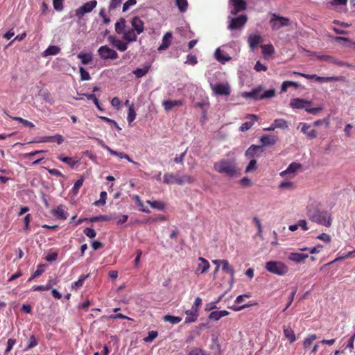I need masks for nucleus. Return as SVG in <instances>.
<instances>
[{
  "mask_svg": "<svg viewBox=\"0 0 355 355\" xmlns=\"http://www.w3.org/2000/svg\"><path fill=\"white\" fill-rule=\"evenodd\" d=\"M84 178L81 177L79 180H78L73 184L72 191L74 194H77L79 192L80 187L83 186L84 182Z\"/></svg>",
  "mask_w": 355,
  "mask_h": 355,
  "instance_id": "49530a36",
  "label": "nucleus"
},
{
  "mask_svg": "<svg viewBox=\"0 0 355 355\" xmlns=\"http://www.w3.org/2000/svg\"><path fill=\"white\" fill-rule=\"evenodd\" d=\"M254 69L257 71H266L267 70V67L262 64L260 61H257L254 65Z\"/></svg>",
  "mask_w": 355,
  "mask_h": 355,
  "instance_id": "774afa93",
  "label": "nucleus"
},
{
  "mask_svg": "<svg viewBox=\"0 0 355 355\" xmlns=\"http://www.w3.org/2000/svg\"><path fill=\"white\" fill-rule=\"evenodd\" d=\"M299 125H302L301 132L306 135L309 139H313L317 137V131L315 129H311L310 124L306 123H300Z\"/></svg>",
  "mask_w": 355,
  "mask_h": 355,
  "instance_id": "ddd939ff",
  "label": "nucleus"
},
{
  "mask_svg": "<svg viewBox=\"0 0 355 355\" xmlns=\"http://www.w3.org/2000/svg\"><path fill=\"white\" fill-rule=\"evenodd\" d=\"M132 28L124 33V40L127 42H133L137 40V35L144 31V23L139 17L135 16L130 21Z\"/></svg>",
  "mask_w": 355,
  "mask_h": 355,
  "instance_id": "f03ea898",
  "label": "nucleus"
},
{
  "mask_svg": "<svg viewBox=\"0 0 355 355\" xmlns=\"http://www.w3.org/2000/svg\"><path fill=\"white\" fill-rule=\"evenodd\" d=\"M302 167L301 164L297 162H292L289 164L288 168L282 171L279 175L282 177L285 176L287 174H294L298 169H300Z\"/></svg>",
  "mask_w": 355,
  "mask_h": 355,
  "instance_id": "5701e85b",
  "label": "nucleus"
},
{
  "mask_svg": "<svg viewBox=\"0 0 355 355\" xmlns=\"http://www.w3.org/2000/svg\"><path fill=\"white\" fill-rule=\"evenodd\" d=\"M88 276H89L88 275H82L79 277L78 281H76L72 284V286H71L72 288L77 289V288L81 287L83 285L85 280L88 277Z\"/></svg>",
  "mask_w": 355,
  "mask_h": 355,
  "instance_id": "a19ab883",
  "label": "nucleus"
},
{
  "mask_svg": "<svg viewBox=\"0 0 355 355\" xmlns=\"http://www.w3.org/2000/svg\"><path fill=\"white\" fill-rule=\"evenodd\" d=\"M136 118V112L133 107V105H130L128 108L127 120L129 124H130Z\"/></svg>",
  "mask_w": 355,
  "mask_h": 355,
  "instance_id": "a18cd8bd",
  "label": "nucleus"
},
{
  "mask_svg": "<svg viewBox=\"0 0 355 355\" xmlns=\"http://www.w3.org/2000/svg\"><path fill=\"white\" fill-rule=\"evenodd\" d=\"M316 58L318 60L325 61V62H331L333 64H334L335 60H336V58H334L332 56L327 55H316Z\"/></svg>",
  "mask_w": 355,
  "mask_h": 355,
  "instance_id": "8fccbe9b",
  "label": "nucleus"
},
{
  "mask_svg": "<svg viewBox=\"0 0 355 355\" xmlns=\"http://www.w3.org/2000/svg\"><path fill=\"white\" fill-rule=\"evenodd\" d=\"M136 3V0H128L123 3V12L127 11L130 8V7L135 6Z\"/></svg>",
  "mask_w": 355,
  "mask_h": 355,
  "instance_id": "69168bd1",
  "label": "nucleus"
},
{
  "mask_svg": "<svg viewBox=\"0 0 355 355\" xmlns=\"http://www.w3.org/2000/svg\"><path fill=\"white\" fill-rule=\"evenodd\" d=\"M306 210V216L311 221L327 227L331 225V215L327 211H320L314 203L309 204Z\"/></svg>",
  "mask_w": 355,
  "mask_h": 355,
  "instance_id": "f257e3e1",
  "label": "nucleus"
},
{
  "mask_svg": "<svg viewBox=\"0 0 355 355\" xmlns=\"http://www.w3.org/2000/svg\"><path fill=\"white\" fill-rule=\"evenodd\" d=\"M184 103V100H167L162 102V106L164 110L167 112L171 110L174 107H180L182 106Z\"/></svg>",
  "mask_w": 355,
  "mask_h": 355,
  "instance_id": "dca6fc26",
  "label": "nucleus"
},
{
  "mask_svg": "<svg viewBox=\"0 0 355 355\" xmlns=\"http://www.w3.org/2000/svg\"><path fill=\"white\" fill-rule=\"evenodd\" d=\"M266 269L271 273L282 276L288 271V267L282 261H270L266 263Z\"/></svg>",
  "mask_w": 355,
  "mask_h": 355,
  "instance_id": "39448f33",
  "label": "nucleus"
},
{
  "mask_svg": "<svg viewBox=\"0 0 355 355\" xmlns=\"http://www.w3.org/2000/svg\"><path fill=\"white\" fill-rule=\"evenodd\" d=\"M274 122L277 128L286 129L288 128V122L284 119H277Z\"/></svg>",
  "mask_w": 355,
  "mask_h": 355,
  "instance_id": "79ce46f5",
  "label": "nucleus"
},
{
  "mask_svg": "<svg viewBox=\"0 0 355 355\" xmlns=\"http://www.w3.org/2000/svg\"><path fill=\"white\" fill-rule=\"evenodd\" d=\"M126 21L124 18H121L116 24H115V31L118 34H123V39L124 40V33H126L127 30L125 28Z\"/></svg>",
  "mask_w": 355,
  "mask_h": 355,
  "instance_id": "cd10ccee",
  "label": "nucleus"
},
{
  "mask_svg": "<svg viewBox=\"0 0 355 355\" xmlns=\"http://www.w3.org/2000/svg\"><path fill=\"white\" fill-rule=\"evenodd\" d=\"M253 221L255 223V225L257 226V232H257L258 236H261V234H262V226H261V223L260 220L257 216H254L253 218Z\"/></svg>",
  "mask_w": 355,
  "mask_h": 355,
  "instance_id": "0e129e2a",
  "label": "nucleus"
},
{
  "mask_svg": "<svg viewBox=\"0 0 355 355\" xmlns=\"http://www.w3.org/2000/svg\"><path fill=\"white\" fill-rule=\"evenodd\" d=\"M182 184H192L194 182V178L189 175H184L181 177Z\"/></svg>",
  "mask_w": 355,
  "mask_h": 355,
  "instance_id": "338daca9",
  "label": "nucleus"
},
{
  "mask_svg": "<svg viewBox=\"0 0 355 355\" xmlns=\"http://www.w3.org/2000/svg\"><path fill=\"white\" fill-rule=\"evenodd\" d=\"M177 176L173 173H165L164 175V183L166 184H173L176 180Z\"/></svg>",
  "mask_w": 355,
  "mask_h": 355,
  "instance_id": "f704fd0d",
  "label": "nucleus"
},
{
  "mask_svg": "<svg viewBox=\"0 0 355 355\" xmlns=\"http://www.w3.org/2000/svg\"><path fill=\"white\" fill-rule=\"evenodd\" d=\"M12 119L19 121V123H22L24 126L29 127V128L35 127V125L32 122H31L26 119H24L21 117H17V116L12 117Z\"/></svg>",
  "mask_w": 355,
  "mask_h": 355,
  "instance_id": "09e8293b",
  "label": "nucleus"
},
{
  "mask_svg": "<svg viewBox=\"0 0 355 355\" xmlns=\"http://www.w3.org/2000/svg\"><path fill=\"white\" fill-rule=\"evenodd\" d=\"M214 168L218 173H223L230 177L236 175L238 173V168L234 160L222 159L214 164Z\"/></svg>",
  "mask_w": 355,
  "mask_h": 355,
  "instance_id": "7ed1b4c3",
  "label": "nucleus"
},
{
  "mask_svg": "<svg viewBox=\"0 0 355 355\" xmlns=\"http://www.w3.org/2000/svg\"><path fill=\"white\" fill-rule=\"evenodd\" d=\"M215 57L221 64H225L226 62H228L232 59L227 53L220 49H217L215 51Z\"/></svg>",
  "mask_w": 355,
  "mask_h": 355,
  "instance_id": "b1692460",
  "label": "nucleus"
},
{
  "mask_svg": "<svg viewBox=\"0 0 355 355\" xmlns=\"http://www.w3.org/2000/svg\"><path fill=\"white\" fill-rule=\"evenodd\" d=\"M318 338V336L316 334H310L308 337L305 338L303 341V348L304 349H307L310 348L311 345L313 344V342Z\"/></svg>",
  "mask_w": 355,
  "mask_h": 355,
  "instance_id": "2f4dec72",
  "label": "nucleus"
},
{
  "mask_svg": "<svg viewBox=\"0 0 355 355\" xmlns=\"http://www.w3.org/2000/svg\"><path fill=\"white\" fill-rule=\"evenodd\" d=\"M164 320L166 322H168L173 324H176L182 321V318L178 316L166 315L164 316Z\"/></svg>",
  "mask_w": 355,
  "mask_h": 355,
  "instance_id": "ea45409f",
  "label": "nucleus"
},
{
  "mask_svg": "<svg viewBox=\"0 0 355 355\" xmlns=\"http://www.w3.org/2000/svg\"><path fill=\"white\" fill-rule=\"evenodd\" d=\"M246 118L250 119V121H246L241 125L239 130L241 132L248 130L259 119V117L255 114H248Z\"/></svg>",
  "mask_w": 355,
  "mask_h": 355,
  "instance_id": "f3484780",
  "label": "nucleus"
},
{
  "mask_svg": "<svg viewBox=\"0 0 355 355\" xmlns=\"http://www.w3.org/2000/svg\"><path fill=\"white\" fill-rule=\"evenodd\" d=\"M121 0H111L109 5V10H113L117 8L121 4Z\"/></svg>",
  "mask_w": 355,
  "mask_h": 355,
  "instance_id": "e2e57ef3",
  "label": "nucleus"
},
{
  "mask_svg": "<svg viewBox=\"0 0 355 355\" xmlns=\"http://www.w3.org/2000/svg\"><path fill=\"white\" fill-rule=\"evenodd\" d=\"M263 40L259 35L252 34L248 38V42L251 51H254L257 46L263 42Z\"/></svg>",
  "mask_w": 355,
  "mask_h": 355,
  "instance_id": "4468645a",
  "label": "nucleus"
},
{
  "mask_svg": "<svg viewBox=\"0 0 355 355\" xmlns=\"http://www.w3.org/2000/svg\"><path fill=\"white\" fill-rule=\"evenodd\" d=\"M260 141L261 143L262 147L267 146H273L276 143L277 139L274 136L265 135L261 137Z\"/></svg>",
  "mask_w": 355,
  "mask_h": 355,
  "instance_id": "a878e982",
  "label": "nucleus"
},
{
  "mask_svg": "<svg viewBox=\"0 0 355 355\" xmlns=\"http://www.w3.org/2000/svg\"><path fill=\"white\" fill-rule=\"evenodd\" d=\"M263 152L262 146L252 145L245 151V156L248 159H252L256 155H261Z\"/></svg>",
  "mask_w": 355,
  "mask_h": 355,
  "instance_id": "f8f14e48",
  "label": "nucleus"
},
{
  "mask_svg": "<svg viewBox=\"0 0 355 355\" xmlns=\"http://www.w3.org/2000/svg\"><path fill=\"white\" fill-rule=\"evenodd\" d=\"M283 331L284 336L289 340L290 343H293L296 340L294 331L289 325H284Z\"/></svg>",
  "mask_w": 355,
  "mask_h": 355,
  "instance_id": "393cba45",
  "label": "nucleus"
},
{
  "mask_svg": "<svg viewBox=\"0 0 355 355\" xmlns=\"http://www.w3.org/2000/svg\"><path fill=\"white\" fill-rule=\"evenodd\" d=\"M211 90L216 95L229 96L231 93L230 86L228 83H216L211 86Z\"/></svg>",
  "mask_w": 355,
  "mask_h": 355,
  "instance_id": "1a4fd4ad",
  "label": "nucleus"
},
{
  "mask_svg": "<svg viewBox=\"0 0 355 355\" xmlns=\"http://www.w3.org/2000/svg\"><path fill=\"white\" fill-rule=\"evenodd\" d=\"M98 53L103 60H115L119 58L117 52L107 45L101 46L98 49Z\"/></svg>",
  "mask_w": 355,
  "mask_h": 355,
  "instance_id": "0eeeda50",
  "label": "nucleus"
},
{
  "mask_svg": "<svg viewBox=\"0 0 355 355\" xmlns=\"http://www.w3.org/2000/svg\"><path fill=\"white\" fill-rule=\"evenodd\" d=\"M275 96V89H270L263 92L261 94L262 99L272 98Z\"/></svg>",
  "mask_w": 355,
  "mask_h": 355,
  "instance_id": "bf43d9fd",
  "label": "nucleus"
},
{
  "mask_svg": "<svg viewBox=\"0 0 355 355\" xmlns=\"http://www.w3.org/2000/svg\"><path fill=\"white\" fill-rule=\"evenodd\" d=\"M257 161L252 159L245 168V173H249L257 169Z\"/></svg>",
  "mask_w": 355,
  "mask_h": 355,
  "instance_id": "5fc2aeb1",
  "label": "nucleus"
},
{
  "mask_svg": "<svg viewBox=\"0 0 355 355\" xmlns=\"http://www.w3.org/2000/svg\"><path fill=\"white\" fill-rule=\"evenodd\" d=\"M63 1L64 0H53V6L55 10L62 11L63 10Z\"/></svg>",
  "mask_w": 355,
  "mask_h": 355,
  "instance_id": "13d9d810",
  "label": "nucleus"
},
{
  "mask_svg": "<svg viewBox=\"0 0 355 355\" xmlns=\"http://www.w3.org/2000/svg\"><path fill=\"white\" fill-rule=\"evenodd\" d=\"M200 263L198 264L195 272L196 274H202L208 271L210 265L209 261L203 257H199L198 259Z\"/></svg>",
  "mask_w": 355,
  "mask_h": 355,
  "instance_id": "2eb2a0df",
  "label": "nucleus"
},
{
  "mask_svg": "<svg viewBox=\"0 0 355 355\" xmlns=\"http://www.w3.org/2000/svg\"><path fill=\"white\" fill-rule=\"evenodd\" d=\"M146 202L150 205L152 208H155L159 210H163L165 207V204L160 200H147Z\"/></svg>",
  "mask_w": 355,
  "mask_h": 355,
  "instance_id": "c9c22d12",
  "label": "nucleus"
},
{
  "mask_svg": "<svg viewBox=\"0 0 355 355\" xmlns=\"http://www.w3.org/2000/svg\"><path fill=\"white\" fill-rule=\"evenodd\" d=\"M175 4L182 12H185L188 7L187 0H175Z\"/></svg>",
  "mask_w": 355,
  "mask_h": 355,
  "instance_id": "c03bdc74",
  "label": "nucleus"
},
{
  "mask_svg": "<svg viewBox=\"0 0 355 355\" xmlns=\"http://www.w3.org/2000/svg\"><path fill=\"white\" fill-rule=\"evenodd\" d=\"M97 6V1L96 0H91L82 6L79 7L75 10L76 15L81 19L86 13H89L93 10L94 8Z\"/></svg>",
  "mask_w": 355,
  "mask_h": 355,
  "instance_id": "6e6552de",
  "label": "nucleus"
},
{
  "mask_svg": "<svg viewBox=\"0 0 355 355\" xmlns=\"http://www.w3.org/2000/svg\"><path fill=\"white\" fill-rule=\"evenodd\" d=\"M37 344H38V342H37V338H35V336L34 335H32L30 337L29 343H28V345L26 347V350L30 349L35 347L36 345H37Z\"/></svg>",
  "mask_w": 355,
  "mask_h": 355,
  "instance_id": "052dcab7",
  "label": "nucleus"
},
{
  "mask_svg": "<svg viewBox=\"0 0 355 355\" xmlns=\"http://www.w3.org/2000/svg\"><path fill=\"white\" fill-rule=\"evenodd\" d=\"M185 314L187 316L185 318L184 322L191 323L197 320L199 315V311L191 308V309L185 311Z\"/></svg>",
  "mask_w": 355,
  "mask_h": 355,
  "instance_id": "aec40b11",
  "label": "nucleus"
},
{
  "mask_svg": "<svg viewBox=\"0 0 355 355\" xmlns=\"http://www.w3.org/2000/svg\"><path fill=\"white\" fill-rule=\"evenodd\" d=\"M230 314V312H228L226 310L223 311H214L210 313V314L208 316V318L209 320H213L215 321L219 320L221 318L228 315Z\"/></svg>",
  "mask_w": 355,
  "mask_h": 355,
  "instance_id": "bb28decb",
  "label": "nucleus"
},
{
  "mask_svg": "<svg viewBox=\"0 0 355 355\" xmlns=\"http://www.w3.org/2000/svg\"><path fill=\"white\" fill-rule=\"evenodd\" d=\"M311 102L302 98H295L290 101V106L293 109H304L307 112L316 115L320 111L322 110V107L319 106L317 107L310 108Z\"/></svg>",
  "mask_w": 355,
  "mask_h": 355,
  "instance_id": "20e7f679",
  "label": "nucleus"
},
{
  "mask_svg": "<svg viewBox=\"0 0 355 355\" xmlns=\"http://www.w3.org/2000/svg\"><path fill=\"white\" fill-rule=\"evenodd\" d=\"M231 2L234 6V10H232L233 15L246 9V3L244 0H231Z\"/></svg>",
  "mask_w": 355,
  "mask_h": 355,
  "instance_id": "6ab92c4d",
  "label": "nucleus"
},
{
  "mask_svg": "<svg viewBox=\"0 0 355 355\" xmlns=\"http://www.w3.org/2000/svg\"><path fill=\"white\" fill-rule=\"evenodd\" d=\"M54 137L53 136H44L37 139H35L33 141L30 143H40V142H53Z\"/></svg>",
  "mask_w": 355,
  "mask_h": 355,
  "instance_id": "de8ad7c7",
  "label": "nucleus"
},
{
  "mask_svg": "<svg viewBox=\"0 0 355 355\" xmlns=\"http://www.w3.org/2000/svg\"><path fill=\"white\" fill-rule=\"evenodd\" d=\"M279 188L291 190V189H293L295 188V186H294V184L292 182H290V181H283V182H282L279 184Z\"/></svg>",
  "mask_w": 355,
  "mask_h": 355,
  "instance_id": "603ef678",
  "label": "nucleus"
},
{
  "mask_svg": "<svg viewBox=\"0 0 355 355\" xmlns=\"http://www.w3.org/2000/svg\"><path fill=\"white\" fill-rule=\"evenodd\" d=\"M172 33L171 32H167L163 36L162 40V44L158 47L159 51H163L169 47L171 44V39H172Z\"/></svg>",
  "mask_w": 355,
  "mask_h": 355,
  "instance_id": "4be33fe9",
  "label": "nucleus"
},
{
  "mask_svg": "<svg viewBox=\"0 0 355 355\" xmlns=\"http://www.w3.org/2000/svg\"><path fill=\"white\" fill-rule=\"evenodd\" d=\"M272 29L279 30L282 27L288 26L290 19L287 17H281L275 13L272 14V18L269 21Z\"/></svg>",
  "mask_w": 355,
  "mask_h": 355,
  "instance_id": "423d86ee",
  "label": "nucleus"
},
{
  "mask_svg": "<svg viewBox=\"0 0 355 355\" xmlns=\"http://www.w3.org/2000/svg\"><path fill=\"white\" fill-rule=\"evenodd\" d=\"M83 232L87 237L90 239L94 238L96 235V231L94 229L89 227H86Z\"/></svg>",
  "mask_w": 355,
  "mask_h": 355,
  "instance_id": "680f3d73",
  "label": "nucleus"
},
{
  "mask_svg": "<svg viewBox=\"0 0 355 355\" xmlns=\"http://www.w3.org/2000/svg\"><path fill=\"white\" fill-rule=\"evenodd\" d=\"M308 257L307 254L291 252L288 254V259L295 263H303Z\"/></svg>",
  "mask_w": 355,
  "mask_h": 355,
  "instance_id": "412c9836",
  "label": "nucleus"
},
{
  "mask_svg": "<svg viewBox=\"0 0 355 355\" xmlns=\"http://www.w3.org/2000/svg\"><path fill=\"white\" fill-rule=\"evenodd\" d=\"M79 71L80 73V78L82 80H89L91 77L88 71H87L83 67H80L79 68Z\"/></svg>",
  "mask_w": 355,
  "mask_h": 355,
  "instance_id": "4d7b16f0",
  "label": "nucleus"
},
{
  "mask_svg": "<svg viewBox=\"0 0 355 355\" xmlns=\"http://www.w3.org/2000/svg\"><path fill=\"white\" fill-rule=\"evenodd\" d=\"M58 159L61 162L70 165L71 167H73L74 165L78 162L77 161H75L72 157H64L62 155L58 156Z\"/></svg>",
  "mask_w": 355,
  "mask_h": 355,
  "instance_id": "58836bf2",
  "label": "nucleus"
},
{
  "mask_svg": "<svg viewBox=\"0 0 355 355\" xmlns=\"http://www.w3.org/2000/svg\"><path fill=\"white\" fill-rule=\"evenodd\" d=\"M158 336L157 331H151L148 332V336L144 338V340L146 343L152 342Z\"/></svg>",
  "mask_w": 355,
  "mask_h": 355,
  "instance_id": "6e6d98bb",
  "label": "nucleus"
},
{
  "mask_svg": "<svg viewBox=\"0 0 355 355\" xmlns=\"http://www.w3.org/2000/svg\"><path fill=\"white\" fill-rule=\"evenodd\" d=\"M335 40L347 47H351L352 44H355V42H352L348 38L340 36L336 37Z\"/></svg>",
  "mask_w": 355,
  "mask_h": 355,
  "instance_id": "e433bc0d",
  "label": "nucleus"
},
{
  "mask_svg": "<svg viewBox=\"0 0 355 355\" xmlns=\"http://www.w3.org/2000/svg\"><path fill=\"white\" fill-rule=\"evenodd\" d=\"M51 214L55 216L57 219L62 220H66L69 216L66 206L64 205H59L55 209H52Z\"/></svg>",
  "mask_w": 355,
  "mask_h": 355,
  "instance_id": "9b49d317",
  "label": "nucleus"
},
{
  "mask_svg": "<svg viewBox=\"0 0 355 355\" xmlns=\"http://www.w3.org/2000/svg\"><path fill=\"white\" fill-rule=\"evenodd\" d=\"M77 58L81 60V62L83 64H89L93 59V56L91 53H80L77 55Z\"/></svg>",
  "mask_w": 355,
  "mask_h": 355,
  "instance_id": "473e14b6",
  "label": "nucleus"
},
{
  "mask_svg": "<svg viewBox=\"0 0 355 355\" xmlns=\"http://www.w3.org/2000/svg\"><path fill=\"white\" fill-rule=\"evenodd\" d=\"M150 66L146 65L143 68H137L132 71L135 76L138 78L144 76L149 71Z\"/></svg>",
  "mask_w": 355,
  "mask_h": 355,
  "instance_id": "72a5a7b5",
  "label": "nucleus"
},
{
  "mask_svg": "<svg viewBox=\"0 0 355 355\" xmlns=\"http://www.w3.org/2000/svg\"><path fill=\"white\" fill-rule=\"evenodd\" d=\"M86 97L88 100H92L94 102V104H95V105L99 110H101V111L103 110V109L101 108V107L100 105L98 99L97 98V97L96 96L95 94H86Z\"/></svg>",
  "mask_w": 355,
  "mask_h": 355,
  "instance_id": "3c124183",
  "label": "nucleus"
},
{
  "mask_svg": "<svg viewBox=\"0 0 355 355\" xmlns=\"http://www.w3.org/2000/svg\"><path fill=\"white\" fill-rule=\"evenodd\" d=\"M262 53L263 55H271L275 53L274 47L272 44H266L261 46Z\"/></svg>",
  "mask_w": 355,
  "mask_h": 355,
  "instance_id": "4c0bfd02",
  "label": "nucleus"
},
{
  "mask_svg": "<svg viewBox=\"0 0 355 355\" xmlns=\"http://www.w3.org/2000/svg\"><path fill=\"white\" fill-rule=\"evenodd\" d=\"M60 51V48L58 46L51 45L49 46L42 53L43 57H48L49 55H55L58 54Z\"/></svg>",
  "mask_w": 355,
  "mask_h": 355,
  "instance_id": "c756f323",
  "label": "nucleus"
},
{
  "mask_svg": "<svg viewBox=\"0 0 355 355\" xmlns=\"http://www.w3.org/2000/svg\"><path fill=\"white\" fill-rule=\"evenodd\" d=\"M44 264H40L37 267V270L34 272L32 276L29 278L28 281H31L37 277L40 276L44 272Z\"/></svg>",
  "mask_w": 355,
  "mask_h": 355,
  "instance_id": "37998d69",
  "label": "nucleus"
},
{
  "mask_svg": "<svg viewBox=\"0 0 355 355\" xmlns=\"http://www.w3.org/2000/svg\"><path fill=\"white\" fill-rule=\"evenodd\" d=\"M107 193L105 191H101L100 193V199L96 200L94 204L96 205H104L106 203Z\"/></svg>",
  "mask_w": 355,
  "mask_h": 355,
  "instance_id": "864d4df0",
  "label": "nucleus"
},
{
  "mask_svg": "<svg viewBox=\"0 0 355 355\" xmlns=\"http://www.w3.org/2000/svg\"><path fill=\"white\" fill-rule=\"evenodd\" d=\"M222 270L230 274V276H231V278H232V282L234 281V269L233 268L232 266H231L228 262L227 260H225V259H223V261H222Z\"/></svg>",
  "mask_w": 355,
  "mask_h": 355,
  "instance_id": "c85d7f7f",
  "label": "nucleus"
},
{
  "mask_svg": "<svg viewBox=\"0 0 355 355\" xmlns=\"http://www.w3.org/2000/svg\"><path fill=\"white\" fill-rule=\"evenodd\" d=\"M110 42L112 46L116 47L120 51H125L128 49V44L119 39L114 38Z\"/></svg>",
  "mask_w": 355,
  "mask_h": 355,
  "instance_id": "7c9ffc66",
  "label": "nucleus"
},
{
  "mask_svg": "<svg viewBox=\"0 0 355 355\" xmlns=\"http://www.w3.org/2000/svg\"><path fill=\"white\" fill-rule=\"evenodd\" d=\"M262 90V87L259 86L257 88L252 89V91L250 92L244 93L243 96L246 98H251L254 100H261V94L263 93Z\"/></svg>",
  "mask_w": 355,
  "mask_h": 355,
  "instance_id": "a211bd4d",
  "label": "nucleus"
},
{
  "mask_svg": "<svg viewBox=\"0 0 355 355\" xmlns=\"http://www.w3.org/2000/svg\"><path fill=\"white\" fill-rule=\"evenodd\" d=\"M247 20V16L245 15H241L237 17L232 18L228 28L230 30L240 29L244 26Z\"/></svg>",
  "mask_w": 355,
  "mask_h": 355,
  "instance_id": "9d476101",
  "label": "nucleus"
}]
</instances>
